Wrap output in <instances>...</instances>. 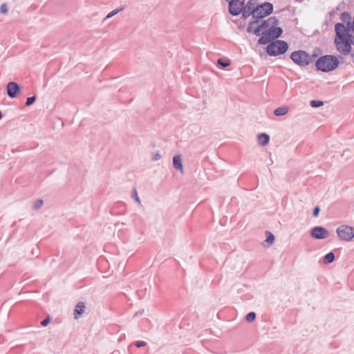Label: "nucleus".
<instances>
[{
  "mask_svg": "<svg viewBox=\"0 0 354 354\" xmlns=\"http://www.w3.org/2000/svg\"><path fill=\"white\" fill-rule=\"evenodd\" d=\"M255 317H256V314L253 312L252 313H250L249 314H248V315L246 316V319L248 322H252L255 319Z\"/></svg>",
  "mask_w": 354,
  "mask_h": 354,
  "instance_id": "obj_23",
  "label": "nucleus"
},
{
  "mask_svg": "<svg viewBox=\"0 0 354 354\" xmlns=\"http://www.w3.org/2000/svg\"><path fill=\"white\" fill-rule=\"evenodd\" d=\"M228 10L229 12L233 16L240 15L243 10V0H230Z\"/></svg>",
  "mask_w": 354,
  "mask_h": 354,
  "instance_id": "obj_7",
  "label": "nucleus"
},
{
  "mask_svg": "<svg viewBox=\"0 0 354 354\" xmlns=\"http://www.w3.org/2000/svg\"><path fill=\"white\" fill-rule=\"evenodd\" d=\"M123 10V8H118V9H115V10H112L111 12H110L106 17L105 19H109V18H111L113 16H115L116 14H118L119 12L122 11Z\"/></svg>",
  "mask_w": 354,
  "mask_h": 354,
  "instance_id": "obj_22",
  "label": "nucleus"
},
{
  "mask_svg": "<svg viewBox=\"0 0 354 354\" xmlns=\"http://www.w3.org/2000/svg\"><path fill=\"white\" fill-rule=\"evenodd\" d=\"M238 28H239V29L240 30H242V26H241V24H239V25L238 26Z\"/></svg>",
  "mask_w": 354,
  "mask_h": 354,
  "instance_id": "obj_31",
  "label": "nucleus"
},
{
  "mask_svg": "<svg viewBox=\"0 0 354 354\" xmlns=\"http://www.w3.org/2000/svg\"><path fill=\"white\" fill-rule=\"evenodd\" d=\"M50 322V317H47L46 319H44L41 322V324L43 326H46Z\"/></svg>",
  "mask_w": 354,
  "mask_h": 354,
  "instance_id": "obj_29",
  "label": "nucleus"
},
{
  "mask_svg": "<svg viewBox=\"0 0 354 354\" xmlns=\"http://www.w3.org/2000/svg\"><path fill=\"white\" fill-rule=\"evenodd\" d=\"M275 237L272 233L266 232V239L264 241V245L270 246L274 241Z\"/></svg>",
  "mask_w": 354,
  "mask_h": 354,
  "instance_id": "obj_16",
  "label": "nucleus"
},
{
  "mask_svg": "<svg viewBox=\"0 0 354 354\" xmlns=\"http://www.w3.org/2000/svg\"><path fill=\"white\" fill-rule=\"evenodd\" d=\"M133 197L134 198L135 201L138 203L141 204L140 199L138 195L137 191L134 189L133 192Z\"/></svg>",
  "mask_w": 354,
  "mask_h": 354,
  "instance_id": "obj_27",
  "label": "nucleus"
},
{
  "mask_svg": "<svg viewBox=\"0 0 354 354\" xmlns=\"http://www.w3.org/2000/svg\"><path fill=\"white\" fill-rule=\"evenodd\" d=\"M337 234L341 240L349 241L354 237V228L342 225L337 227Z\"/></svg>",
  "mask_w": 354,
  "mask_h": 354,
  "instance_id": "obj_6",
  "label": "nucleus"
},
{
  "mask_svg": "<svg viewBox=\"0 0 354 354\" xmlns=\"http://www.w3.org/2000/svg\"><path fill=\"white\" fill-rule=\"evenodd\" d=\"M258 5L254 0H250L245 5V18L252 15L253 9Z\"/></svg>",
  "mask_w": 354,
  "mask_h": 354,
  "instance_id": "obj_12",
  "label": "nucleus"
},
{
  "mask_svg": "<svg viewBox=\"0 0 354 354\" xmlns=\"http://www.w3.org/2000/svg\"><path fill=\"white\" fill-rule=\"evenodd\" d=\"M161 158V155L158 151L153 153L151 156V160L153 161H157Z\"/></svg>",
  "mask_w": 354,
  "mask_h": 354,
  "instance_id": "obj_26",
  "label": "nucleus"
},
{
  "mask_svg": "<svg viewBox=\"0 0 354 354\" xmlns=\"http://www.w3.org/2000/svg\"><path fill=\"white\" fill-rule=\"evenodd\" d=\"M136 347L140 348L146 346L147 343L144 341H137L135 343Z\"/></svg>",
  "mask_w": 354,
  "mask_h": 354,
  "instance_id": "obj_28",
  "label": "nucleus"
},
{
  "mask_svg": "<svg viewBox=\"0 0 354 354\" xmlns=\"http://www.w3.org/2000/svg\"><path fill=\"white\" fill-rule=\"evenodd\" d=\"M230 64H231L230 60L226 57L221 58L217 60V65L222 68L227 67Z\"/></svg>",
  "mask_w": 354,
  "mask_h": 354,
  "instance_id": "obj_17",
  "label": "nucleus"
},
{
  "mask_svg": "<svg viewBox=\"0 0 354 354\" xmlns=\"http://www.w3.org/2000/svg\"><path fill=\"white\" fill-rule=\"evenodd\" d=\"M1 118H2V113H1V112L0 111V120L1 119Z\"/></svg>",
  "mask_w": 354,
  "mask_h": 354,
  "instance_id": "obj_32",
  "label": "nucleus"
},
{
  "mask_svg": "<svg viewBox=\"0 0 354 354\" xmlns=\"http://www.w3.org/2000/svg\"><path fill=\"white\" fill-rule=\"evenodd\" d=\"M320 212V208L319 207H315L313 211V216L315 217H317Z\"/></svg>",
  "mask_w": 354,
  "mask_h": 354,
  "instance_id": "obj_30",
  "label": "nucleus"
},
{
  "mask_svg": "<svg viewBox=\"0 0 354 354\" xmlns=\"http://www.w3.org/2000/svg\"><path fill=\"white\" fill-rule=\"evenodd\" d=\"M20 91V86L15 82H10L6 86L7 94L11 98L16 97Z\"/></svg>",
  "mask_w": 354,
  "mask_h": 354,
  "instance_id": "obj_10",
  "label": "nucleus"
},
{
  "mask_svg": "<svg viewBox=\"0 0 354 354\" xmlns=\"http://www.w3.org/2000/svg\"><path fill=\"white\" fill-rule=\"evenodd\" d=\"M255 20L249 23L247 31L250 33H254L256 35H261L263 30L261 19H254Z\"/></svg>",
  "mask_w": 354,
  "mask_h": 354,
  "instance_id": "obj_8",
  "label": "nucleus"
},
{
  "mask_svg": "<svg viewBox=\"0 0 354 354\" xmlns=\"http://www.w3.org/2000/svg\"><path fill=\"white\" fill-rule=\"evenodd\" d=\"M310 235L316 239H324L329 235V232L324 227L317 226L311 229Z\"/></svg>",
  "mask_w": 354,
  "mask_h": 354,
  "instance_id": "obj_9",
  "label": "nucleus"
},
{
  "mask_svg": "<svg viewBox=\"0 0 354 354\" xmlns=\"http://www.w3.org/2000/svg\"><path fill=\"white\" fill-rule=\"evenodd\" d=\"M257 140L261 146H266L270 140V136L264 133L258 135Z\"/></svg>",
  "mask_w": 354,
  "mask_h": 354,
  "instance_id": "obj_14",
  "label": "nucleus"
},
{
  "mask_svg": "<svg viewBox=\"0 0 354 354\" xmlns=\"http://www.w3.org/2000/svg\"><path fill=\"white\" fill-rule=\"evenodd\" d=\"M173 165L176 169L179 170L182 174L183 173V161L180 155H177L174 157Z\"/></svg>",
  "mask_w": 354,
  "mask_h": 354,
  "instance_id": "obj_13",
  "label": "nucleus"
},
{
  "mask_svg": "<svg viewBox=\"0 0 354 354\" xmlns=\"http://www.w3.org/2000/svg\"><path fill=\"white\" fill-rule=\"evenodd\" d=\"M8 6H7L6 3H3L0 6V12L3 15H6L8 13Z\"/></svg>",
  "mask_w": 354,
  "mask_h": 354,
  "instance_id": "obj_24",
  "label": "nucleus"
},
{
  "mask_svg": "<svg viewBox=\"0 0 354 354\" xmlns=\"http://www.w3.org/2000/svg\"><path fill=\"white\" fill-rule=\"evenodd\" d=\"M273 11V6L270 2H265L257 6L253 9L252 17L253 19H261L270 14Z\"/></svg>",
  "mask_w": 354,
  "mask_h": 354,
  "instance_id": "obj_4",
  "label": "nucleus"
},
{
  "mask_svg": "<svg viewBox=\"0 0 354 354\" xmlns=\"http://www.w3.org/2000/svg\"><path fill=\"white\" fill-rule=\"evenodd\" d=\"M85 306L83 302H79L77 304L74 310V317L77 319L84 311Z\"/></svg>",
  "mask_w": 354,
  "mask_h": 354,
  "instance_id": "obj_15",
  "label": "nucleus"
},
{
  "mask_svg": "<svg viewBox=\"0 0 354 354\" xmlns=\"http://www.w3.org/2000/svg\"><path fill=\"white\" fill-rule=\"evenodd\" d=\"M339 65L338 59L334 55H324L316 62V66L319 71L329 72L335 69Z\"/></svg>",
  "mask_w": 354,
  "mask_h": 354,
  "instance_id": "obj_1",
  "label": "nucleus"
},
{
  "mask_svg": "<svg viewBox=\"0 0 354 354\" xmlns=\"http://www.w3.org/2000/svg\"><path fill=\"white\" fill-rule=\"evenodd\" d=\"M291 59L301 66H306L313 62V57L304 50H297L292 53Z\"/></svg>",
  "mask_w": 354,
  "mask_h": 354,
  "instance_id": "obj_5",
  "label": "nucleus"
},
{
  "mask_svg": "<svg viewBox=\"0 0 354 354\" xmlns=\"http://www.w3.org/2000/svg\"><path fill=\"white\" fill-rule=\"evenodd\" d=\"M288 111V107H279L274 110V113L277 116H281L286 115Z\"/></svg>",
  "mask_w": 354,
  "mask_h": 354,
  "instance_id": "obj_18",
  "label": "nucleus"
},
{
  "mask_svg": "<svg viewBox=\"0 0 354 354\" xmlns=\"http://www.w3.org/2000/svg\"><path fill=\"white\" fill-rule=\"evenodd\" d=\"M43 204H44L43 200L38 199V200H37V201H35L34 202L33 205H32V208L35 210H38V209H39L42 207Z\"/></svg>",
  "mask_w": 354,
  "mask_h": 354,
  "instance_id": "obj_20",
  "label": "nucleus"
},
{
  "mask_svg": "<svg viewBox=\"0 0 354 354\" xmlns=\"http://www.w3.org/2000/svg\"><path fill=\"white\" fill-rule=\"evenodd\" d=\"M263 28H277L276 26L277 25L278 20L275 17H271L267 20H261Z\"/></svg>",
  "mask_w": 354,
  "mask_h": 354,
  "instance_id": "obj_11",
  "label": "nucleus"
},
{
  "mask_svg": "<svg viewBox=\"0 0 354 354\" xmlns=\"http://www.w3.org/2000/svg\"><path fill=\"white\" fill-rule=\"evenodd\" d=\"M335 254L332 252L325 255L324 258V263L328 264L332 263L335 260Z\"/></svg>",
  "mask_w": 354,
  "mask_h": 354,
  "instance_id": "obj_19",
  "label": "nucleus"
},
{
  "mask_svg": "<svg viewBox=\"0 0 354 354\" xmlns=\"http://www.w3.org/2000/svg\"><path fill=\"white\" fill-rule=\"evenodd\" d=\"M282 29L281 28H263L261 34V37L259 39V44H266L270 42L272 40L277 39L282 34Z\"/></svg>",
  "mask_w": 354,
  "mask_h": 354,
  "instance_id": "obj_2",
  "label": "nucleus"
},
{
  "mask_svg": "<svg viewBox=\"0 0 354 354\" xmlns=\"http://www.w3.org/2000/svg\"><path fill=\"white\" fill-rule=\"evenodd\" d=\"M35 100H36L35 96L28 97L26 100V106H30L35 102Z\"/></svg>",
  "mask_w": 354,
  "mask_h": 354,
  "instance_id": "obj_25",
  "label": "nucleus"
},
{
  "mask_svg": "<svg viewBox=\"0 0 354 354\" xmlns=\"http://www.w3.org/2000/svg\"><path fill=\"white\" fill-rule=\"evenodd\" d=\"M288 48V46L286 41L277 40L268 44L266 51L270 56H277L286 53Z\"/></svg>",
  "mask_w": 354,
  "mask_h": 354,
  "instance_id": "obj_3",
  "label": "nucleus"
},
{
  "mask_svg": "<svg viewBox=\"0 0 354 354\" xmlns=\"http://www.w3.org/2000/svg\"><path fill=\"white\" fill-rule=\"evenodd\" d=\"M324 104L322 101L320 100H311L310 105L312 107L318 108L322 106Z\"/></svg>",
  "mask_w": 354,
  "mask_h": 354,
  "instance_id": "obj_21",
  "label": "nucleus"
}]
</instances>
